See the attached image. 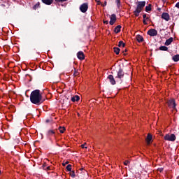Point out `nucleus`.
Returning a JSON list of instances; mask_svg holds the SVG:
<instances>
[{
  "instance_id": "obj_1",
  "label": "nucleus",
  "mask_w": 179,
  "mask_h": 179,
  "mask_svg": "<svg viewBox=\"0 0 179 179\" xmlns=\"http://www.w3.org/2000/svg\"><path fill=\"white\" fill-rule=\"evenodd\" d=\"M30 101L32 104L40 106V104H43L45 101V99H43V95L40 93V90H35L31 92Z\"/></svg>"
},
{
  "instance_id": "obj_2",
  "label": "nucleus",
  "mask_w": 179,
  "mask_h": 179,
  "mask_svg": "<svg viewBox=\"0 0 179 179\" xmlns=\"http://www.w3.org/2000/svg\"><path fill=\"white\" fill-rule=\"evenodd\" d=\"M146 5V1H138L137 2V7L136 10L134 11V15L138 17L139 16V13H141V10H143V8H145Z\"/></svg>"
},
{
  "instance_id": "obj_3",
  "label": "nucleus",
  "mask_w": 179,
  "mask_h": 179,
  "mask_svg": "<svg viewBox=\"0 0 179 179\" xmlns=\"http://www.w3.org/2000/svg\"><path fill=\"white\" fill-rule=\"evenodd\" d=\"M125 75V73H124V70L122 68H120L117 71V76L115 77L117 83L119 85H121L122 82H124V76Z\"/></svg>"
},
{
  "instance_id": "obj_4",
  "label": "nucleus",
  "mask_w": 179,
  "mask_h": 179,
  "mask_svg": "<svg viewBox=\"0 0 179 179\" xmlns=\"http://www.w3.org/2000/svg\"><path fill=\"white\" fill-rule=\"evenodd\" d=\"M167 104H168V107H169V108H172L173 110H177V108H176V107H177V103H176V99H169L167 101Z\"/></svg>"
},
{
  "instance_id": "obj_5",
  "label": "nucleus",
  "mask_w": 179,
  "mask_h": 179,
  "mask_svg": "<svg viewBox=\"0 0 179 179\" xmlns=\"http://www.w3.org/2000/svg\"><path fill=\"white\" fill-rule=\"evenodd\" d=\"M43 3H45V5H52L54 3V0H41ZM68 0H55V2L57 3H62V2H66Z\"/></svg>"
},
{
  "instance_id": "obj_6",
  "label": "nucleus",
  "mask_w": 179,
  "mask_h": 179,
  "mask_svg": "<svg viewBox=\"0 0 179 179\" xmlns=\"http://www.w3.org/2000/svg\"><path fill=\"white\" fill-rule=\"evenodd\" d=\"M176 135L174 134H166L164 136L165 141H169L170 142H174V141H176Z\"/></svg>"
},
{
  "instance_id": "obj_7",
  "label": "nucleus",
  "mask_w": 179,
  "mask_h": 179,
  "mask_svg": "<svg viewBox=\"0 0 179 179\" xmlns=\"http://www.w3.org/2000/svg\"><path fill=\"white\" fill-rule=\"evenodd\" d=\"M87 9H89V5L87 3H84L80 6V10L83 13H86Z\"/></svg>"
},
{
  "instance_id": "obj_8",
  "label": "nucleus",
  "mask_w": 179,
  "mask_h": 179,
  "mask_svg": "<svg viewBox=\"0 0 179 179\" xmlns=\"http://www.w3.org/2000/svg\"><path fill=\"white\" fill-rule=\"evenodd\" d=\"M147 34L151 37H155V36H157V30L155 29H150L148 31Z\"/></svg>"
},
{
  "instance_id": "obj_9",
  "label": "nucleus",
  "mask_w": 179,
  "mask_h": 179,
  "mask_svg": "<svg viewBox=\"0 0 179 179\" xmlns=\"http://www.w3.org/2000/svg\"><path fill=\"white\" fill-rule=\"evenodd\" d=\"M108 79L109 80L110 83L112 84L113 85H114L117 83V80L115 78H114L113 75H109L108 76Z\"/></svg>"
},
{
  "instance_id": "obj_10",
  "label": "nucleus",
  "mask_w": 179,
  "mask_h": 179,
  "mask_svg": "<svg viewBox=\"0 0 179 179\" xmlns=\"http://www.w3.org/2000/svg\"><path fill=\"white\" fill-rule=\"evenodd\" d=\"M115 22H117V15H115V14H112L109 22L110 26H113Z\"/></svg>"
},
{
  "instance_id": "obj_11",
  "label": "nucleus",
  "mask_w": 179,
  "mask_h": 179,
  "mask_svg": "<svg viewBox=\"0 0 179 179\" xmlns=\"http://www.w3.org/2000/svg\"><path fill=\"white\" fill-rule=\"evenodd\" d=\"M55 132H57V129H49L46 132V136H55Z\"/></svg>"
},
{
  "instance_id": "obj_12",
  "label": "nucleus",
  "mask_w": 179,
  "mask_h": 179,
  "mask_svg": "<svg viewBox=\"0 0 179 179\" xmlns=\"http://www.w3.org/2000/svg\"><path fill=\"white\" fill-rule=\"evenodd\" d=\"M77 57L78 58V59H80V61H83V59H85V53H83V52L82 51H79L77 53Z\"/></svg>"
},
{
  "instance_id": "obj_13",
  "label": "nucleus",
  "mask_w": 179,
  "mask_h": 179,
  "mask_svg": "<svg viewBox=\"0 0 179 179\" xmlns=\"http://www.w3.org/2000/svg\"><path fill=\"white\" fill-rule=\"evenodd\" d=\"M162 19H164V20L169 22V20H170V15H169V13H163L162 15Z\"/></svg>"
},
{
  "instance_id": "obj_14",
  "label": "nucleus",
  "mask_w": 179,
  "mask_h": 179,
  "mask_svg": "<svg viewBox=\"0 0 179 179\" xmlns=\"http://www.w3.org/2000/svg\"><path fill=\"white\" fill-rule=\"evenodd\" d=\"M152 139H153V136H152V134H148L147 136V138H145V141L148 145H150V142H152Z\"/></svg>"
},
{
  "instance_id": "obj_15",
  "label": "nucleus",
  "mask_w": 179,
  "mask_h": 179,
  "mask_svg": "<svg viewBox=\"0 0 179 179\" xmlns=\"http://www.w3.org/2000/svg\"><path fill=\"white\" fill-rule=\"evenodd\" d=\"M173 41H174V38L173 37H171L169 39H166L165 42V45H170V44H171V42Z\"/></svg>"
},
{
  "instance_id": "obj_16",
  "label": "nucleus",
  "mask_w": 179,
  "mask_h": 179,
  "mask_svg": "<svg viewBox=\"0 0 179 179\" xmlns=\"http://www.w3.org/2000/svg\"><path fill=\"white\" fill-rule=\"evenodd\" d=\"M79 100H80V97L78 95L71 97V101H73V103H75V101H79Z\"/></svg>"
},
{
  "instance_id": "obj_17",
  "label": "nucleus",
  "mask_w": 179,
  "mask_h": 179,
  "mask_svg": "<svg viewBox=\"0 0 179 179\" xmlns=\"http://www.w3.org/2000/svg\"><path fill=\"white\" fill-rule=\"evenodd\" d=\"M136 40H137V41H138V43H142V42H143V36L137 35V36H136Z\"/></svg>"
},
{
  "instance_id": "obj_18",
  "label": "nucleus",
  "mask_w": 179,
  "mask_h": 179,
  "mask_svg": "<svg viewBox=\"0 0 179 179\" xmlns=\"http://www.w3.org/2000/svg\"><path fill=\"white\" fill-rule=\"evenodd\" d=\"M121 25H117V27H115L114 31L116 34L120 33V31H121Z\"/></svg>"
},
{
  "instance_id": "obj_19",
  "label": "nucleus",
  "mask_w": 179,
  "mask_h": 179,
  "mask_svg": "<svg viewBox=\"0 0 179 179\" xmlns=\"http://www.w3.org/2000/svg\"><path fill=\"white\" fill-rule=\"evenodd\" d=\"M172 59H173V61H174V62H178L179 55H175L174 56H173Z\"/></svg>"
},
{
  "instance_id": "obj_20",
  "label": "nucleus",
  "mask_w": 179,
  "mask_h": 179,
  "mask_svg": "<svg viewBox=\"0 0 179 179\" xmlns=\"http://www.w3.org/2000/svg\"><path fill=\"white\" fill-rule=\"evenodd\" d=\"M150 10H152V4H148V6L145 7V12H150Z\"/></svg>"
},
{
  "instance_id": "obj_21",
  "label": "nucleus",
  "mask_w": 179,
  "mask_h": 179,
  "mask_svg": "<svg viewBox=\"0 0 179 179\" xmlns=\"http://www.w3.org/2000/svg\"><path fill=\"white\" fill-rule=\"evenodd\" d=\"M159 49L160 51H169V48L166 46H160Z\"/></svg>"
},
{
  "instance_id": "obj_22",
  "label": "nucleus",
  "mask_w": 179,
  "mask_h": 179,
  "mask_svg": "<svg viewBox=\"0 0 179 179\" xmlns=\"http://www.w3.org/2000/svg\"><path fill=\"white\" fill-rule=\"evenodd\" d=\"M113 50L116 55H118V54H120V51H121L120 48H113Z\"/></svg>"
},
{
  "instance_id": "obj_23",
  "label": "nucleus",
  "mask_w": 179,
  "mask_h": 179,
  "mask_svg": "<svg viewBox=\"0 0 179 179\" xmlns=\"http://www.w3.org/2000/svg\"><path fill=\"white\" fill-rule=\"evenodd\" d=\"M38 8H40V2H37V3H36L34 7H33V10H36V9H38Z\"/></svg>"
},
{
  "instance_id": "obj_24",
  "label": "nucleus",
  "mask_w": 179,
  "mask_h": 179,
  "mask_svg": "<svg viewBox=\"0 0 179 179\" xmlns=\"http://www.w3.org/2000/svg\"><path fill=\"white\" fill-rule=\"evenodd\" d=\"M118 47H125V43L122 41H120L118 43Z\"/></svg>"
},
{
  "instance_id": "obj_25",
  "label": "nucleus",
  "mask_w": 179,
  "mask_h": 179,
  "mask_svg": "<svg viewBox=\"0 0 179 179\" xmlns=\"http://www.w3.org/2000/svg\"><path fill=\"white\" fill-rule=\"evenodd\" d=\"M59 131L61 134H64V132H65V127H59Z\"/></svg>"
},
{
  "instance_id": "obj_26",
  "label": "nucleus",
  "mask_w": 179,
  "mask_h": 179,
  "mask_svg": "<svg viewBox=\"0 0 179 179\" xmlns=\"http://www.w3.org/2000/svg\"><path fill=\"white\" fill-rule=\"evenodd\" d=\"M115 3L117 4V8L120 9V6H121V0H115Z\"/></svg>"
},
{
  "instance_id": "obj_27",
  "label": "nucleus",
  "mask_w": 179,
  "mask_h": 179,
  "mask_svg": "<svg viewBox=\"0 0 179 179\" xmlns=\"http://www.w3.org/2000/svg\"><path fill=\"white\" fill-rule=\"evenodd\" d=\"M66 169L67 171H72V165H71V164L67 165Z\"/></svg>"
},
{
  "instance_id": "obj_28",
  "label": "nucleus",
  "mask_w": 179,
  "mask_h": 179,
  "mask_svg": "<svg viewBox=\"0 0 179 179\" xmlns=\"http://www.w3.org/2000/svg\"><path fill=\"white\" fill-rule=\"evenodd\" d=\"M70 176L71 177H72V178H75V177H76V175L75 174V171H72L70 173Z\"/></svg>"
},
{
  "instance_id": "obj_29",
  "label": "nucleus",
  "mask_w": 179,
  "mask_h": 179,
  "mask_svg": "<svg viewBox=\"0 0 179 179\" xmlns=\"http://www.w3.org/2000/svg\"><path fill=\"white\" fill-rule=\"evenodd\" d=\"M143 20H149V17H146V14H144V15H143Z\"/></svg>"
},
{
  "instance_id": "obj_30",
  "label": "nucleus",
  "mask_w": 179,
  "mask_h": 179,
  "mask_svg": "<svg viewBox=\"0 0 179 179\" xmlns=\"http://www.w3.org/2000/svg\"><path fill=\"white\" fill-rule=\"evenodd\" d=\"M130 162L128 161V160H126L124 162V166H128V164H129Z\"/></svg>"
},
{
  "instance_id": "obj_31",
  "label": "nucleus",
  "mask_w": 179,
  "mask_h": 179,
  "mask_svg": "<svg viewBox=\"0 0 179 179\" xmlns=\"http://www.w3.org/2000/svg\"><path fill=\"white\" fill-rule=\"evenodd\" d=\"M66 164H69V161H66V162H63L62 163V166H66Z\"/></svg>"
},
{
  "instance_id": "obj_32",
  "label": "nucleus",
  "mask_w": 179,
  "mask_h": 179,
  "mask_svg": "<svg viewBox=\"0 0 179 179\" xmlns=\"http://www.w3.org/2000/svg\"><path fill=\"white\" fill-rule=\"evenodd\" d=\"M78 75H79V72H78L77 71H75L74 76H78Z\"/></svg>"
},
{
  "instance_id": "obj_33",
  "label": "nucleus",
  "mask_w": 179,
  "mask_h": 179,
  "mask_svg": "<svg viewBox=\"0 0 179 179\" xmlns=\"http://www.w3.org/2000/svg\"><path fill=\"white\" fill-rule=\"evenodd\" d=\"M85 145H86V143H85V144H83V145H81V148H83V149H87V147H85Z\"/></svg>"
},
{
  "instance_id": "obj_34",
  "label": "nucleus",
  "mask_w": 179,
  "mask_h": 179,
  "mask_svg": "<svg viewBox=\"0 0 179 179\" xmlns=\"http://www.w3.org/2000/svg\"><path fill=\"white\" fill-rule=\"evenodd\" d=\"M97 3V5H101V1H99V0H95Z\"/></svg>"
},
{
  "instance_id": "obj_35",
  "label": "nucleus",
  "mask_w": 179,
  "mask_h": 179,
  "mask_svg": "<svg viewBox=\"0 0 179 179\" xmlns=\"http://www.w3.org/2000/svg\"><path fill=\"white\" fill-rule=\"evenodd\" d=\"M102 5V6H107V1H104V3L103 4H101Z\"/></svg>"
},
{
  "instance_id": "obj_36",
  "label": "nucleus",
  "mask_w": 179,
  "mask_h": 179,
  "mask_svg": "<svg viewBox=\"0 0 179 179\" xmlns=\"http://www.w3.org/2000/svg\"><path fill=\"white\" fill-rule=\"evenodd\" d=\"M176 8H178V9H179V2H178V3L176 4Z\"/></svg>"
},
{
  "instance_id": "obj_37",
  "label": "nucleus",
  "mask_w": 179,
  "mask_h": 179,
  "mask_svg": "<svg viewBox=\"0 0 179 179\" xmlns=\"http://www.w3.org/2000/svg\"><path fill=\"white\" fill-rule=\"evenodd\" d=\"M45 122H46V124H48V122H51V120L47 119V120H45Z\"/></svg>"
},
{
  "instance_id": "obj_38",
  "label": "nucleus",
  "mask_w": 179,
  "mask_h": 179,
  "mask_svg": "<svg viewBox=\"0 0 179 179\" xmlns=\"http://www.w3.org/2000/svg\"><path fill=\"white\" fill-rule=\"evenodd\" d=\"M144 24H148V22H146V20H143Z\"/></svg>"
},
{
  "instance_id": "obj_39",
  "label": "nucleus",
  "mask_w": 179,
  "mask_h": 179,
  "mask_svg": "<svg viewBox=\"0 0 179 179\" xmlns=\"http://www.w3.org/2000/svg\"><path fill=\"white\" fill-rule=\"evenodd\" d=\"M103 23H104V24H108V21L103 20Z\"/></svg>"
},
{
  "instance_id": "obj_40",
  "label": "nucleus",
  "mask_w": 179,
  "mask_h": 179,
  "mask_svg": "<svg viewBox=\"0 0 179 179\" xmlns=\"http://www.w3.org/2000/svg\"><path fill=\"white\" fill-rule=\"evenodd\" d=\"M127 50L125 49L124 51H123V55H127V54H125L124 52H127Z\"/></svg>"
},
{
  "instance_id": "obj_41",
  "label": "nucleus",
  "mask_w": 179,
  "mask_h": 179,
  "mask_svg": "<svg viewBox=\"0 0 179 179\" xmlns=\"http://www.w3.org/2000/svg\"><path fill=\"white\" fill-rule=\"evenodd\" d=\"M163 170H164L163 168H160V169H159V171H160V173H162V171H163Z\"/></svg>"
},
{
  "instance_id": "obj_42",
  "label": "nucleus",
  "mask_w": 179,
  "mask_h": 179,
  "mask_svg": "<svg viewBox=\"0 0 179 179\" xmlns=\"http://www.w3.org/2000/svg\"><path fill=\"white\" fill-rule=\"evenodd\" d=\"M1 6H5V5L2 4Z\"/></svg>"
},
{
  "instance_id": "obj_43",
  "label": "nucleus",
  "mask_w": 179,
  "mask_h": 179,
  "mask_svg": "<svg viewBox=\"0 0 179 179\" xmlns=\"http://www.w3.org/2000/svg\"><path fill=\"white\" fill-rule=\"evenodd\" d=\"M177 179H179V176L177 178Z\"/></svg>"
},
{
  "instance_id": "obj_44",
  "label": "nucleus",
  "mask_w": 179,
  "mask_h": 179,
  "mask_svg": "<svg viewBox=\"0 0 179 179\" xmlns=\"http://www.w3.org/2000/svg\"><path fill=\"white\" fill-rule=\"evenodd\" d=\"M0 174H1V171H0Z\"/></svg>"
}]
</instances>
